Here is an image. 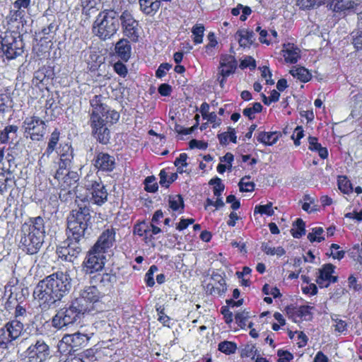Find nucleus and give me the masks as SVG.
I'll return each mask as SVG.
<instances>
[{
    "label": "nucleus",
    "instance_id": "58",
    "mask_svg": "<svg viewBox=\"0 0 362 362\" xmlns=\"http://www.w3.org/2000/svg\"><path fill=\"white\" fill-rule=\"evenodd\" d=\"M304 129L302 126H297L293 132L291 139L293 140L294 145L299 146L300 145V139L304 137Z\"/></svg>",
    "mask_w": 362,
    "mask_h": 362
},
{
    "label": "nucleus",
    "instance_id": "40",
    "mask_svg": "<svg viewBox=\"0 0 362 362\" xmlns=\"http://www.w3.org/2000/svg\"><path fill=\"white\" fill-rule=\"evenodd\" d=\"M59 160L58 162L59 168L57 170V177L62 176V171L67 170L71 168L73 159L74 153H62L59 156Z\"/></svg>",
    "mask_w": 362,
    "mask_h": 362
},
{
    "label": "nucleus",
    "instance_id": "26",
    "mask_svg": "<svg viewBox=\"0 0 362 362\" xmlns=\"http://www.w3.org/2000/svg\"><path fill=\"white\" fill-rule=\"evenodd\" d=\"M238 66V62L235 57L228 54H221L218 66V75L229 76L234 74Z\"/></svg>",
    "mask_w": 362,
    "mask_h": 362
},
{
    "label": "nucleus",
    "instance_id": "23",
    "mask_svg": "<svg viewBox=\"0 0 362 362\" xmlns=\"http://www.w3.org/2000/svg\"><path fill=\"white\" fill-rule=\"evenodd\" d=\"M311 308L309 305L296 306L293 304L285 308L288 318L295 322L303 320H310L312 318Z\"/></svg>",
    "mask_w": 362,
    "mask_h": 362
},
{
    "label": "nucleus",
    "instance_id": "30",
    "mask_svg": "<svg viewBox=\"0 0 362 362\" xmlns=\"http://www.w3.org/2000/svg\"><path fill=\"white\" fill-rule=\"evenodd\" d=\"M60 136L61 132L59 129L58 128H55L48 138L47 145L42 154V157L49 158L50 155L57 150Z\"/></svg>",
    "mask_w": 362,
    "mask_h": 362
},
{
    "label": "nucleus",
    "instance_id": "12",
    "mask_svg": "<svg viewBox=\"0 0 362 362\" xmlns=\"http://www.w3.org/2000/svg\"><path fill=\"white\" fill-rule=\"evenodd\" d=\"M88 341L86 334L76 332L65 334L58 344V351L64 355H71L84 347Z\"/></svg>",
    "mask_w": 362,
    "mask_h": 362
},
{
    "label": "nucleus",
    "instance_id": "36",
    "mask_svg": "<svg viewBox=\"0 0 362 362\" xmlns=\"http://www.w3.org/2000/svg\"><path fill=\"white\" fill-rule=\"evenodd\" d=\"M168 205L173 211H177L179 214L184 212L185 202L181 194L169 195Z\"/></svg>",
    "mask_w": 362,
    "mask_h": 362
},
{
    "label": "nucleus",
    "instance_id": "52",
    "mask_svg": "<svg viewBox=\"0 0 362 362\" xmlns=\"http://www.w3.org/2000/svg\"><path fill=\"white\" fill-rule=\"evenodd\" d=\"M64 314L59 310L57 313L52 319V325L57 329H60L62 327L69 325L66 320L64 317Z\"/></svg>",
    "mask_w": 362,
    "mask_h": 362
},
{
    "label": "nucleus",
    "instance_id": "64",
    "mask_svg": "<svg viewBox=\"0 0 362 362\" xmlns=\"http://www.w3.org/2000/svg\"><path fill=\"white\" fill-rule=\"evenodd\" d=\"M261 76L263 78L265 79L266 83L267 85L274 84V81L272 79V71L268 66H264L261 68Z\"/></svg>",
    "mask_w": 362,
    "mask_h": 362
},
{
    "label": "nucleus",
    "instance_id": "31",
    "mask_svg": "<svg viewBox=\"0 0 362 362\" xmlns=\"http://www.w3.org/2000/svg\"><path fill=\"white\" fill-rule=\"evenodd\" d=\"M235 35L238 37V42L242 47H250L255 41V34L252 30H238Z\"/></svg>",
    "mask_w": 362,
    "mask_h": 362
},
{
    "label": "nucleus",
    "instance_id": "15",
    "mask_svg": "<svg viewBox=\"0 0 362 362\" xmlns=\"http://www.w3.org/2000/svg\"><path fill=\"white\" fill-rule=\"evenodd\" d=\"M336 267L331 263H326L317 269L315 282L320 288H328L331 284L339 281V276L334 275Z\"/></svg>",
    "mask_w": 362,
    "mask_h": 362
},
{
    "label": "nucleus",
    "instance_id": "28",
    "mask_svg": "<svg viewBox=\"0 0 362 362\" xmlns=\"http://www.w3.org/2000/svg\"><path fill=\"white\" fill-rule=\"evenodd\" d=\"M281 52L286 63L296 64L300 57V51L293 43L284 44Z\"/></svg>",
    "mask_w": 362,
    "mask_h": 362
},
{
    "label": "nucleus",
    "instance_id": "59",
    "mask_svg": "<svg viewBox=\"0 0 362 362\" xmlns=\"http://www.w3.org/2000/svg\"><path fill=\"white\" fill-rule=\"evenodd\" d=\"M207 39L209 42L205 45V51L206 53L209 54L211 52L212 49L215 48L218 45V41L216 40V37L213 32H210L207 35Z\"/></svg>",
    "mask_w": 362,
    "mask_h": 362
},
{
    "label": "nucleus",
    "instance_id": "4",
    "mask_svg": "<svg viewBox=\"0 0 362 362\" xmlns=\"http://www.w3.org/2000/svg\"><path fill=\"white\" fill-rule=\"evenodd\" d=\"M124 2L115 0L113 8L101 11L93 25V33L100 40H106L114 36L119 28V13Z\"/></svg>",
    "mask_w": 362,
    "mask_h": 362
},
{
    "label": "nucleus",
    "instance_id": "35",
    "mask_svg": "<svg viewBox=\"0 0 362 362\" xmlns=\"http://www.w3.org/2000/svg\"><path fill=\"white\" fill-rule=\"evenodd\" d=\"M289 73L302 83H307L312 78V74L304 66H294Z\"/></svg>",
    "mask_w": 362,
    "mask_h": 362
},
{
    "label": "nucleus",
    "instance_id": "3",
    "mask_svg": "<svg viewBox=\"0 0 362 362\" xmlns=\"http://www.w3.org/2000/svg\"><path fill=\"white\" fill-rule=\"evenodd\" d=\"M45 221L42 216L30 217L21 226L19 248L25 254H37L44 242Z\"/></svg>",
    "mask_w": 362,
    "mask_h": 362
},
{
    "label": "nucleus",
    "instance_id": "41",
    "mask_svg": "<svg viewBox=\"0 0 362 362\" xmlns=\"http://www.w3.org/2000/svg\"><path fill=\"white\" fill-rule=\"evenodd\" d=\"M294 238H300L305 234V223L301 218H298L293 223L292 228L290 230Z\"/></svg>",
    "mask_w": 362,
    "mask_h": 362
},
{
    "label": "nucleus",
    "instance_id": "61",
    "mask_svg": "<svg viewBox=\"0 0 362 362\" xmlns=\"http://www.w3.org/2000/svg\"><path fill=\"white\" fill-rule=\"evenodd\" d=\"M240 68L241 69L246 68H249L251 70L255 69L256 68V61L251 56L246 57L244 59L240 61Z\"/></svg>",
    "mask_w": 362,
    "mask_h": 362
},
{
    "label": "nucleus",
    "instance_id": "24",
    "mask_svg": "<svg viewBox=\"0 0 362 362\" xmlns=\"http://www.w3.org/2000/svg\"><path fill=\"white\" fill-rule=\"evenodd\" d=\"M102 297L103 295L96 286H90L85 287L81 291L80 296L76 299L80 300V303H83L84 305H87L91 309L90 305L99 302Z\"/></svg>",
    "mask_w": 362,
    "mask_h": 362
},
{
    "label": "nucleus",
    "instance_id": "34",
    "mask_svg": "<svg viewBox=\"0 0 362 362\" xmlns=\"http://www.w3.org/2000/svg\"><path fill=\"white\" fill-rule=\"evenodd\" d=\"M351 35L354 48L356 50H362V12L358 13L357 28Z\"/></svg>",
    "mask_w": 362,
    "mask_h": 362
},
{
    "label": "nucleus",
    "instance_id": "7",
    "mask_svg": "<svg viewBox=\"0 0 362 362\" xmlns=\"http://www.w3.org/2000/svg\"><path fill=\"white\" fill-rule=\"evenodd\" d=\"M23 52V41L16 32L7 29L0 34V57L13 60Z\"/></svg>",
    "mask_w": 362,
    "mask_h": 362
},
{
    "label": "nucleus",
    "instance_id": "56",
    "mask_svg": "<svg viewBox=\"0 0 362 362\" xmlns=\"http://www.w3.org/2000/svg\"><path fill=\"white\" fill-rule=\"evenodd\" d=\"M332 320L335 322L334 325V331L339 333H343L347 330V322L345 320L339 319L334 315V317L332 316Z\"/></svg>",
    "mask_w": 362,
    "mask_h": 362
},
{
    "label": "nucleus",
    "instance_id": "6",
    "mask_svg": "<svg viewBox=\"0 0 362 362\" xmlns=\"http://www.w3.org/2000/svg\"><path fill=\"white\" fill-rule=\"evenodd\" d=\"M12 150L6 146L0 147V194L11 192L16 186V180L12 166H16Z\"/></svg>",
    "mask_w": 362,
    "mask_h": 362
},
{
    "label": "nucleus",
    "instance_id": "17",
    "mask_svg": "<svg viewBox=\"0 0 362 362\" xmlns=\"http://www.w3.org/2000/svg\"><path fill=\"white\" fill-rule=\"evenodd\" d=\"M86 189L90 196V199L93 204L101 206L107 201L108 193L100 177L98 180L90 181L86 185Z\"/></svg>",
    "mask_w": 362,
    "mask_h": 362
},
{
    "label": "nucleus",
    "instance_id": "2",
    "mask_svg": "<svg viewBox=\"0 0 362 362\" xmlns=\"http://www.w3.org/2000/svg\"><path fill=\"white\" fill-rule=\"evenodd\" d=\"M71 279L67 272L57 271L39 281L33 297L42 308H47L66 296L71 288Z\"/></svg>",
    "mask_w": 362,
    "mask_h": 362
},
{
    "label": "nucleus",
    "instance_id": "60",
    "mask_svg": "<svg viewBox=\"0 0 362 362\" xmlns=\"http://www.w3.org/2000/svg\"><path fill=\"white\" fill-rule=\"evenodd\" d=\"M148 223L146 222V221H142L137 222L134 224L133 228V233L134 235H136L141 238L143 235H144V232L146 231V228H147Z\"/></svg>",
    "mask_w": 362,
    "mask_h": 362
},
{
    "label": "nucleus",
    "instance_id": "9",
    "mask_svg": "<svg viewBox=\"0 0 362 362\" xmlns=\"http://www.w3.org/2000/svg\"><path fill=\"white\" fill-rule=\"evenodd\" d=\"M24 330L21 320L11 319L0 328V349H7L9 345L21 337Z\"/></svg>",
    "mask_w": 362,
    "mask_h": 362
},
{
    "label": "nucleus",
    "instance_id": "19",
    "mask_svg": "<svg viewBox=\"0 0 362 362\" xmlns=\"http://www.w3.org/2000/svg\"><path fill=\"white\" fill-rule=\"evenodd\" d=\"M60 310L64 314V317L66 320L68 325L74 323L81 315L86 312L90 310V308L83 303H80V300L76 299L71 301L68 307L61 308Z\"/></svg>",
    "mask_w": 362,
    "mask_h": 362
},
{
    "label": "nucleus",
    "instance_id": "50",
    "mask_svg": "<svg viewBox=\"0 0 362 362\" xmlns=\"http://www.w3.org/2000/svg\"><path fill=\"white\" fill-rule=\"evenodd\" d=\"M144 189L147 192L154 193L158 189V185L156 182V179L153 175L146 177L144 180Z\"/></svg>",
    "mask_w": 362,
    "mask_h": 362
},
{
    "label": "nucleus",
    "instance_id": "48",
    "mask_svg": "<svg viewBox=\"0 0 362 362\" xmlns=\"http://www.w3.org/2000/svg\"><path fill=\"white\" fill-rule=\"evenodd\" d=\"M272 202H268L265 205H256L254 209V214H259L261 215L265 214L268 216H272L274 214V211L272 208Z\"/></svg>",
    "mask_w": 362,
    "mask_h": 362
},
{
    "label": "nucleus",
    "instance_id": "49",
    "mask_svg": "<svg viewBox=\"0 0 362 362\" xmlns=\"http://www.w3.org/2000/svg\"><path fill=\"white\" fill-rule=\"evenodd\" d=\"M209 185H214L213 193L215 197H221L225 189V185L222 183L221 178L216 177L210 180Z\"/></svg>",
    "mask_w": 362,
    "mask_h": 362
},
{
    "label": "nucleus",
    "instance_id": "53",
    "mask_svg": "<svg viewBox=\"0 0 362 362\" xmlns=\"http://www.w3.org/2000/svg\"><path fill=\"white\" fill-rule=\"evenodd\" d=\"M250 176L243 177L239 182L238 186L242 192H252L255 190V185L253 182H245V179H250Z\"/></svg>",
    "mask_w": 362,
    "mask_h": 362
},
{
    "label": "nucleus",
    "instance_id": "16",
    "mask_svg": "<svg viewBox=\"0 0 362 362\" xmlns=\"http://www.w3.org/2000/svg\"><path fill=\"white\" fill-rule=\"evenodd\" d=\"M116 242V229L113 227L104 229L91 247L104 254L108 253Z\"/></svg>",
    "mask_w": 362,
    "mask_h": 362
},
{
    "label": "nucleus",
    "instance_id": "11",
    "mask_svg": "<svg viewBox=\"0 0 362 362\" xmlns=\"http://www.w3.org/2000/svg\"><path fill=\"white\" fill-rule=\"evenodd\" d=\"M119 15V25H121L123 35L129 39L133 43L139 41L141 26L137 20L135 19L132 11L128 9H124L120 11Z\"/></svg>",
    "mask_w": 362,
    "mask_h": 362
},
{
    "label": "nucleus",
    "instance_id": "33",
    "mask_svg": "<svg viewBox=\"0 0 362 362\" xmlns=\"http://www.w3.org/2000/svg\"><path fill=\"white\" fill-rule=\"evenodd\" d=\"M308 140V149L311 151L317 152L319 156L322 159L327 158L329 156L328 150L326 147H322L321 144L318 142V139L315 136H309Z\"/></svg>",
    "mask_w": 362,
    "mask_h": 362
},
{
    "label": "nucleus",
    "instance_id": "38",
    "mask_svg": "<svg viewBox=\"0 0 362 362\" xmlns=\"http://www.w3.org/2000/svg\"><path fill=\"white\" fill-rule=\"evenodd\" d=\"M217 137L219 141V144L221 146L228 145L229 144V141L233 144L237 143V136L235 129L230 127L228 128V132H224L218 134Z\"/></svg>",
    "mask_w": 362,
    "mask_h": 362
},
{
    "label": "nucleus",
    "instance_id": "43",
    "mask_svg": "<svg viewBox=\"0 0 362 362\" xmlns=\"http://www.w3.org/2000/svg\"><path fill=\"white\" fill-rule=\"evenodd\" d=\"M95 274L91 277V283L95 284H100L103 286L111 283L112 281V275L110 273H95Z\"/></svg>",
    "mask_w": 362,
    "mask_h": 362
},
{
    "label": "nucleus",
    "instance_id": "32",
    "mask_svg": "<svg viewBox=\"0 0 362 362\" xmlns=\"http://www.w3.org/2000/svg\"><path fill=\"white\" fill-rule=\"evenodd\" d=\"M141 11L146 15L153 16L160 8L158 0H139Z\"/></svg>",
    "mask_w": 362,
    "mask_h": 362
},
{
    "label": "nucleus",
    "instance_id": "57",
    "mask_svg": "<svg viewBox=\"0 0 362 362\" xmlns=\"http://www.w3.org/2000/svg\"><path fill=\"white\" fill-rule=\"evenodd\" d=\"M249 317L248 313L245 311L238 312L235 315V322L241 329H244L246 327Z\"/></svg>",
    "mask_w": 362,
    "mask_h": 362
},
{
    "label": "nucleus",
    "instance_id": "27",
    "mask_svg": "<svg viewBox=\"0 0 362 362\" xmlns=\"http://www.w3.org/2000/svg\"><path fill=\"white\" fill-rule=\"evenodd\" d=\"M130 42L129 39L123 37L115 44V53L124 62H127L131 57L132 46Z\"/></svg>",
    "mask_w": 362,
    "mask_h": 362
},
{
    "label": "nucleus",
    "instance_id": "5",
    "mask_svg": "<svg viewBox=\"0 0 362 362\" xmlns=\"http://www.w3.org/2000/svg\"><path fill=\"white\" fill-rule=\"evenodd\" d=\"M91 216L88 207H79L72 210L67 218L66 235L69 240L78 243L85 238L86 232L90 224Z\"/></svg>",
    "mask_w": 362,
    "mask_h": 362
},
{
    "label": "nucleus",
    "instance_id": "13",
    "mask_svg": "<svg viewBox=\"0 0 362 362\" xmlns=\"http://www.w3.org/2000/svg\"><path fill=\"white\" fill-rule=\"evenodd\" d=\"M106 262V255L90 247L83 262V269L86 274H92L102 271Z\"/></svg>",
    "mask_w": 362,
    "mask_h": 362
},
{
    "label": "nucleus",
    "instance_id": "54",
    "mask_svg": "<svg viewBox=\"0 0 362 362\" xmlns=\"http://www.w3.org/2000/svg\"><path fill=\"white\" fill-rule=\"evenodd\" d=\"M213 206L215 207V210L219 209L225 206V203L223 200L222 197H216V200L213 201L210 198H207L204 202V209L208 210L209 207Z\"/></svg>",
    "mask_w": 362,
    "mask_h": 362
},
{
    "label": "nucleus",
    "instance_id": "29",
    "mask_svg": "<svg viewBox=\"0 0 362 362\" xmlns=\"http://www.w3.org/2000/svg\"><path fill=\"white\" fill-rule=\"evenodd\" d=\"M281 136L280 132L262 131L255 134L257 141L264 146H273Z\"/></svg>",
    "mask_w": 362,
    "mask_h": 362
},
{
    "label": "nucleus",
    "instance_id": "46",
    "mask_svg": "<svg viewBox=\"0 0 362 362\" xmlns=\"http://www.w3.org/2000/svg\"><path fill=\"white\" fill-rule=\"evenodd\" d=\"M218 346V351L227 355L234 354L237 349L236 343L229 341H221Z\"/></svg>",
    "mask_w": 362,
    "mask_h": 362
},
{
    "label": "nucleus",
    "instance_id": "37",
    "mask_svg": "<svg viewBox=\"0 0 362 362\" xmlns=\"http://www.w3.org/2000/svg\"><path fill=\"white\" fill-rule=\"evenodd\" d=\"M351 0H332L329 4L330 8L333 12L341 14L353 7Z\"/></svg>",
    "mask_w": 362,
    "mask_h": 362
},
{
    "label": "nucleus",
    "instance_id": "44",
    "mask_svg": "<svg viewBox=\"0 0 362 362\" xmlns=\"http://www.w3.org/2000/svg\"><path fill=\"white\" fill-rule=\"evenodd\" d=\"M262 105L259 102L252 103V107H247L243 111V114L245 117H247L250 120H252L255 118V114L259 113L262 111Z\"/></svg>",
    "mask_w": 362,
    "mask_h": 362
},
{
    "label": "nucleus",
    "instance_id": "51",
    "mask_svg": "<svg viewBox=\"0 0 362 362\" xmlns=\"http://www.w3.org/2000/svg\"><path fill=\"white\" fill-rule=\"evenodd\" d=\"M187 158L188 156L186 153H182L175 160L174 165L177 168V172L178 173L182 174L185 172L183 168L188 165L187 162Z\"/></svg>",
    "mask_w": 362,
    "mask_h": 362
},
{
    "label": "nucleus",
    "instance_id": "42",
    "mask_svg": "<svg viewBox=\"0 0 362 362\" xmlns=\"http://www.w3.org/2000/svg\"><path fill=\"white\" fill-rule=\"evenodd\" d=\"M205 27L202 23H196L192 28V41L195 45L203 42Z\"/></svg>",
    "mask_w": 362,
    "mask_h": 362
},
{
    "label": "nucleus",
    "instance_id": "47",
    "mask_svg": "<svg viewBox=\"0 0 362 362\" xmlns=\"http://www.w3.org/2000/svg\"><path fill=\"white\" fill-rule=\"evenodd\" d=\"M338 187L344 194H349L353 192L351 182L346 176L339 177Z\"/></svg>",
    "mask_w": 362,
    "mask_h": 362
},
{
    "label": "nucleus",
    "instance_id": "1",
    "mask_svg": "<svg viewBox=\"0 0 362 362\" xmlns=\"http://www.w3.org/2000/svg\"><path fill=\"white\" fill-rule=\"evenodd\" d=\"M104 99V97L99 94L90 100L88 124L91 134L96 141L101 144L107 145L110 140V127L119 121L120 115L105 103Z\"/></svg>",
    "mask_w": 362,
    "mask_h": 362
},
{
    "label": "nucleus",
    "instance_id": "62",
    "mask_svg": "<svg viewBox=\"0 0 362 362\" xmlns=\"http://www.w3.org/2000/svg\"><path fill=\"white\" fill-rule=\"evenodd\" d=\"M114 71L121 77H126L128 74V70L126 65L120 61L115 62L113 65Z\"/></svg>",
    "mask_w": 362,
    "mask_h": 362
},
{
    "label": "nucleus",
    "instance_id": "55",
    "mask_svg": "<svg viewBox=\"0 0 362 362\" xmlns=\"http://www.w3.org/2000/svg\"><path fill=\"white\" fill-rule=\"evenodd\" d=\"M158 267L155 264H153L150 267L149 269L145 274V283L148 287H153L155 284L153 274L154 272L158 271Z\"/></svg>",
    "mask_w": 362,
    "mask_h": 362
},
{
    "label": "nucleus",
    "instance_id": "14",
    "mask_svg": "<svg viewBox=\"0 0 362 362\" xmlns=\"http://www.w3.org/2000/svg\"><path fill=\"white\" fill-rule=\"evenodd\" d=\"M82 252L80 243L75 240H69V238L57 246L56 253L59 259L63 261L73 262Z\"/></svg>",
    "mask_w": 362,
    "mask_h": 362
},
{
    "label": "nucleus",
    "instance_id": "22",
    "mask_svg": "<svg viewBox=\"0 0 362 362\" xmlns=\"http://www.w3.org/2000/svg\"><path fill=\"white\" fill-rule=\"evenodd\" d=\"M62 176L57 177V170L54 175V179L58 181V186L62 191L70 193L72 189L77 187V182L79 180L76 172L67 170L62 171Z\"/></svg>",
    "mask_w": 362,
    "mask_h": 362
},
{
    "label": "nucleus",
    "instance_id": "10",
    "mask_svg": "<svg viewBox=\"0 0 362 362\" xmlns=\"http://www.w3.org/2000/svg\"><path fill=\"white\" fill-rule=\"evenodd\" d=\"M32 0H16L5 18L9 28H18L26 23V13L31 8Z\"/></svg>",
    "mask_w": 362,
    "mask_h": 362
},
{
    "label": "nucleus",
    "instance_id": "21",
    "mask_svg": "<svg viewBox=\"0 0 362 362\" xmlns=\"http://www.w3.org/2000/svg\"><path fill=\"white\" fill-rule=\"evenodd\" d=\"M92 164L98 172L110 173L115 168V158L113 156L103 151H95Z\"/></svg>",
    "mask_w": 362,
    "mask_h": 362
},
{
    "label": "nucleus",
    "instance_id": "8",
    "mask_svg": "<svg viewBox=\"0 0 362 362\" xmlns=\"http://www.w3.org/2000/svg\"><path fill=\"white\" fill-rule=\"evenodd\" d=\"M47 121L37 115H29L23 120L21 131L23 137L33 142L44 140L47 133Z\"/></svg>",
    "mask_w": 362,
    "mask_h": 362
},
{
    "label": "nucleus",
    "instance_id": "63",
    "mask_svg": "<svg viewBox=\"0 0 362 362\" xmlns=\"http://www.w3.org/2000/svg\"><path fill=\"white\" fill-rule=\"evenodd\" d=\"M279 357L277 362H290L293 358V355L288 351L279 349L277 351Z\"/></svg>",
    "mask_w": 362,
    "mask_h": 362
},
{
    "label": "nucleus",
    "instance_id": "45",
    "mask_svg": "<svg viewBox=\"0 0 362 362\" xmlns=\"http://www.w3.org/2000/svg\"><path fill=\"white\" fill-rule=\"evenodd\" d=\"M324 230L322 227H315L312 228V232L308 234L307 238L310 243H321L325 240L322 235Z\"/></svg>",
    "mask_w": 362,
    "mask_h": 362
},
{
    "label": "nucleus",
    "instance_id": "18",
    "mask_svg": "<svg viewBox=\"0 0 362 362\" xmlns=\"http://www.w3.org/2000/svg\"><path fill=\"white\" fill-rule=\"evenodd\" d=\"M54 76V71L50 66H42L35 71L32 84L42 91L49 90Z\"/></svg>",
    "mask_w": 362,
    "mask_h": 362
},
{
    "label": "nucleus",
    "instance_id": "39",
    "mask_svg": "<svg viewBox=\"0 0 362 362\" xmlns=\"http://www.w3.org/2000/svg\"><path fill=\"white\" fill-rule=\"evenodd\" d=\"M18 127L15 124L6 125L3 129L0 131V144H6L13 138L11 135L16 136Z\"/></svg>",
    "mask_w": 362,
    "mask_h": 362
},
{
    "label": "nucleus",
    "instance_id": "25",
    "mask_svg": "<svg viewBox=\"0 0 362 362\" xmlns=\"http://www.w3.org/2000/svg\"><path fill=\"white\" fill-rule=\"evenodd\" d=\"M211 279L215 281V285L208 284L206 286V292L209 295L222 296H224L227 291V284L225 276L218 274L213 273Z\"/></svg>",
    "mask_w": 362,
    "mask_h": 362
},
{
    "label": "nucleus",
    "instance_id": "20",
    "mask_svg": "<svg viewBox=\"0 0 362 362\" xmlns=\"http://www.w3.org/2000/svg\"><path fill=\"white\" fill-rule=\"evenodd\" d=\"M27 362H43L49 354V349L43 341H37L31 344L26 351Z\"/></svg>",
    "mask_w": 362,
    "mask_h": 362
}]
</instances>
